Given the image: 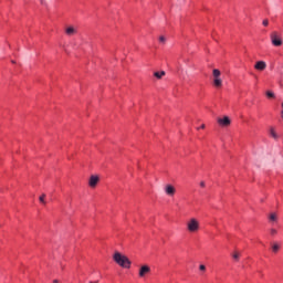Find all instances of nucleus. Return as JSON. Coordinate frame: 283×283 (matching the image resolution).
Wrapping results in <instances>:
<instances>
[{
    "label": "nucleus",
    "mask_w": 283,
    "mask_h": 283,
    "mask_svg": "<svg viewBox=\"0 0 283 283\" xmlns=\"http://www.w3.org/2000/svg\"><path fill=\"white\" fill-rule=\"evenodd\" d=\"M270 36L272 44L275 45V48H280V45H282V38L277 35V32H272Z\"/></svg>",
    "instance_id": "obj_3"
},
{
    "label": "nucleus",
    "mask_w": 283,
    "mask_h": 283,
    "mask_svg": "<svg viewBox=\"0 0 283 283\" xmlns=\"http://www.w3.org/2000/svg\"><path fill=\"white\" fill-rule=\"evenodd\" d=\"M114 262L122 266L123 269H130L132 268V261H129V258L123 255L120 252H115L113 255Z\"/></svg>",
    "instance_id": "obj_1"
},
{
    "label": "nucleus",
    "mask_w": 283,
    "mask_h": 283,
    "mask_svg": "<svg viewBox=\"0 0 283 283\" xmlns=\"http://www.w3.org/2000/svg\"><path fill=\"white\" fill-rule=\"evenodd\" d=\"M269 220L270 222H277V213L275 212L270 213Z\"/></svg>",
    "instance_id": "obj_12"
},
{
    "label": "nucleus",
    "mask_w": 283,
    "mask_h": 283,
    "mask_svg": "<svg viewBox=\"0 0 283 283\" xmlns=\"http://www.w3.org/2000/svg\"><path fill=\"white\" fill-rule=\"evenodd\" d=\"M40 202H42V205H45V195L40 196Z\"/></svg>",
    "instance_id": "obj_18"
},
{
    "label": "nucleus",
    "mask_w": 283,
    "mask_h": 283,
    "mask_svg": "<svg viewBox=\"0 0 283 283\" xmlns=\"http://www.w3.org/2000/svg\"><path fill=\"white\" fill-rule=\"evenodd\" d=\"M217 123H218L221 127H229V125H231V119L229 118V116L219 117V118L217 119Z\"/></svg>",
    "instance_id": "obj_4"
},
{
    "label": "nucleus",
    "mask_w": 283,
    "mask_h": 283,
    "mask_svg": "<svg viewBox=\"0 0 283 283\" xmlns=\"http://www.w3.org/2000/svg\"><path fill=\"white\" fill-rule=\"evenodd\" d=\"M11 63H15L14 61H11Z\"/></svg>",
    "instance_id": "obj_27"
},
{
    "label": "nucleus",
    "mask_w": 283,
    "mask_h": 283,
    "mask_svg": "<svg viewBox=\"0 0 283 283\" xmlns=\"http://www.w3.org/2000/svg\"><path fill=\"white\" fill-rule=\"evenodd\" d=\"M232 258H233L234 260H240V253L234 252L233 255H232Z\"/></svg>",
    "instance_id": "obj_17"
},
{
    "label": "nucleus",
    "mask_w": 283,
    "mask_h": 283,
    "mask_svg": "<svg viewBox=\"0 0 283 283\" xmlns=\"http://www.w3.org/2000/svg\"><path fill=\"white\" fill-rule=\"evenodd\" d=\"M213 85L214 87H222V78L213 80Z\"/></svg>",
    "instance_id": "obj_14"
},
{
    "label": "nucleus",
    "mask_w": 283,
    "mask_h": 283,
    "mask_svg": "<svg viewBox=\"0 0 283 283\" xmlns=\"http://www.w3.org/2000/svg\"><path fill=\"white\" fill-rule=\"evenodd\" d=\"M165 193L170 197L176 196V187H174L172 185H166Z\"/></svg>",
    "instance_id": "obj_5"
},
{
    "label": "nucleus",
    "mask_w": 283,
    "mask_h": 283,
    "mask_svg": "<svg viewBox=\"0 0 283 283\" xmlns=\"http://www.w3.org/2000/svg\"><path fill=\"white\" fill-rule=\"evenodd\" d=\"M270 233H271V235H276V234H277V230L271 229V230H270Z\"/></svg>",
    "instance_id": "obj_21"
},
{
    "label": "nucleus",
    "mask_w": 283,
    "mask_h": 283,
    "mask_svg": "<svg viewBox=\"0 0 283 283\" xmlns=\"http://www.w3.org/2000/svg\"><path fill=\"white\" fill-rule=\"evenodd\" d=\"M200 129H205V124H202V125L200 126Z\"/></svg>",
    "instance_id": "obj_25"
},
{
    "label": "nucleus",
    "mask_w": 283,
    "mask_h": 283,
    "mask_svg": "<svg viewBox=\"0 0 283 283\" xmlns=\"http://www.w3.org/2000/svg\"><path fill=\"white\" fill-rule=\"evenodd\" d=\"M221 74H222V73L220 72V70L214 69V70L212 71L213 81L220 80Z\"/></svg>",
    "instance_id": "obj_10"
},
{
    "label": "nucleus",
    "mask_w": 283,
    "mask_h": 283,
    "mask_svg": "<svg viewBox=\"0 0 283 283\" xmlns=\"http://www.w3.org/2000/svg\"><path fill=\"white\" fill-rule=\"evenodd\" d=\"M265 94L268 98H275V93H273L272 91H268Z\"/></svg>",
    "instance_id": "obj_16"
},
{
    "label": "nucleus",
    "mask_w": 283,
    "mask_h": 283,
    "mask_svg": "<svg viewBox=\"0 0 283 283\" xmlns=\"http://www.w3.org/2000/svg\"><path fill=\"white\" fill-rule=\"evenodd\" d=\"M90 283H94V282L91 281Z\"/></svg>",
    "instance_id": "obj_28"
},
{
    "label": "nucleus",
    "mask_w": 283,
    "mask_h": 283,
    "mask_svg": "<svg viewBox=\"0 0 283 283\" xmlns=\"http://www.w3.org/2000/svg\"><path fill=\"white\" fill-rule=\"evenodd\" d=\"M270 135L274 138V140H277L280 136L275 132V128H270Z\"/></svg>",
    "instance_id": "obj_13"
},
{
    "label": "nucleus",
    "mask_w": 283,
    "mask_h": 283,
    "mask_svg": "<svg viewBox=\"0 0 283 283\" xmlns=\"http://www.w3.org/2000/svg\"><path fill=\"white\" fill-rule=\"evenodd\" d=\"M165 71H161V72H155L154 73V76L157 77L158 80L163 78V76H165Z\"/></svg>",
    "instance_id": "obj_15"
},
{
    "label": "nucleus",
    "mask_w": 283,
    "mask_h": 283,
    "mask_svg": "<svg viewBox=\"0 0 283 283\" xmlns=\"http://www.w3.org/2000/svg\"><path fill=\"white\" fill-rule=\"evenodd\" d=\"M166 41H167V39L164 35L159 36V42L160 43H165Z\"/></svg>",
    "instance_id": "obj_19"
},
{
    "label": "nucleus",
    "mask_w": 283,
    "mask_h": 283,
    "mask_svg": "<svg viewBox=\"0 0 283 283\" xmlns=\"http://www.w3.org/2000/svg\"><path fill=\"white\" fill-rule=\"evenodd\" d=\"M280 249H281L280 243H277V242L272 243L273 253H277L280 251Z\"/></svg>",
    "instance_id": "obj_11"
},
{
    "label": "nucleus",
    "mask_w": 283,
    "mask_h": 283,
    "mask_svg": "<svg viewBox=\"0 0 283 283\" xmlns=\"http://www.w3.org/2000/svg\"><path fill=\"white\" fill-rule=\"evenodd\" d=\"M262 25H264V28H266L269 25V19L263 20Z\"/></svg>",
    "instance_id": "obj_20"
},
{
    "label": "nucleus",
    "mask_w": 283,
    "mask_h": 283,
    "mask_svg": "<svg viewBox=\"0 0 283 283\" xmlns=\"http://www.w3.org/2000/svg\"><path fill=\"white\" fill-rule=\"evenodd\" d=\"M77 32L78 31L74 27H69L65 29V34H67V36H74V34H76Z\"/></svg>",
    "instance_id": "obj_9"
},
{
    "label": "nucleus",
    "mask_w": 283,
    "mask_h": 283,
    "mask_svg": "<svg viewBox=\"0 0 283 283\" xmlns=\"http://www.w3.org/2000/svg\"><path fill=\"white\" fill-rule=\"evenodd\" d=\"M199 269H200V271H206L207 270V268L205 265H200Z\"/></svg>",
    "instance_id": "obj_22"
},
{
    "label": "nucleus",
    "mask_w": 283,
    "mask_h": 283,
    "mask_svg": "<svg viewBox=\"0 0 283 283\" xmlns=\"http://www.w3.org/2000/svg\"><path fill=\"white\" fill-rule=\"evenodd\" d=\"M281 114H282V118H283V103H282V111H281Z\"/></svg>",
    "instance_id": "obj_24"
},
{
    "label": "nucleus",
    "mask_w": 283,
    "mask_h": 283,
    "mask_svg": "<svg viewBox=\"0 0 283 283\" xmlns=\"http://www.w3.org/2000/svg\"><path fill=\"white\" fill-rule=\"evenodd\" d=\"M53 282H54V283H59V280H54Z\"/></svg>",
    "instance_id": "obj_26"
},
{
    "label": "nucleus",
    "mask_w": 283,
    "mask_h": 283,
    "mask_svg": "<svg viewBox=\"0 0 283 283\" xmlns=\"http://www.w3.org/2000/svg\"><path fill=\"white\" fill-rule=\"evenodd\" d=\"M148 273H151V268H149V265H143L139 269V277H145V275H148Z\"/></svg>",
    "instance_id": "obj_6"
},
{
    "label": "nucleus",
    "mask_w": 283,
    "mask_h": 283,
    "mask_svg": "<svg viewBox=\"0 0 283 283\" xmlns=\"http://www.w3.org/2000/svg\"><path fill=\"white\" fill-rule=\"evenodd\" d=\"M98 176H91V178H90V181H88V185H90V187H92V188H94V187H96V185H98Z\"/></svg>",
    "instance_id": "obj_8"
},
{
    "label": "nucleus",
    "mask_w": 283,
    "mask_h": 283,
    "mask_svg": "<svg viewBox=\"0 0 283 283\" xmlns=\"http://www.w3.org/2000/svg\"><path fill=\"white\" fill-rule=\"evenodd\" d=\"M187 229L189 233H198V231H200V221H198L196 218H191L187 222Z\"/></svg>",
    "instance_id": "obj_2"
},
{
    "label": "nucleus",
    "mask_w": 283,
    "mask_h": 283,
    "mask_svg": "<svg viewBox=\"0 0 283 283\" xmlns=\"http://www.w3.org/2000/svg\"><path fill=\"white\" fill-rule=\"evenodd\" d=\"M254 67L259 70V72H264V70H266V62L259 61L255 63Z\"/></svg>",
    "instance_id": "obj_7"
},
{
    "label": "nucleus",
    "mask_w": 283,
    "mask_h": 283,
    "mask_svg": "<svg viewBox=\"0 0 283 283\" xmlns=\"http://www.w3.org/2000/svg\"><path fill=\"white\" fill-rule=\"evenodd\" d=\"M200 187H206L205 181L200 182Z\"/></svg>",
    "instance_id": "obj_23"
}]
</instances>
